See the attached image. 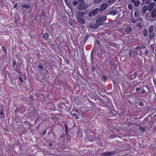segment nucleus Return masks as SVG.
<instances>
[{"instance_id": "nucleus-1", "label": "nucleus", "mask_w": 156, "mask_h": 156, "mask_svg": "<svg viewBox=\"0 0 156 156\" xmlns=\"http://www.w3.org/2000/svg\"><path fill=\"white\" fill-rule=\"evenodd\" d=\"M99 12V8H96L93 10H90L88 14V16L89 17L92 16H95Z\"/></svg>"}, {"instance_id": "nucleus-2", "label": "nucleus", "mask_w": 156, "mask_h": 156, "mask_svg": "<svg viewBox=\"0 0 156 156\" xmlns=\"http://www.w3.org/2000/svg\"><path fill=\"white\" fill-rule=\"evenodd\" d=\"M87 142H93L95 140H96L97 142L99 141V139L98 137L95 136L93 135H90L87 136Z\"/></svg>"}, {"instance_id": "nucleus-3", "label": "nucleus", "mask_w": 156, "mask_h": 156, "mask_svg": "<svg viewBox=\"0 0 156 156\" xmlns=\"http://www.w3.org/2000/svg\"><path fill=\"white\" fill-rule=\"evenodd\" d=\"M12 66L14 70L17 72L19 66V62L17 63L16 60H13L12 61Z\"/></svg>"}, {"instance_id": "nucleus-4", "label": "nucleus", "mask_w": 156, "mask_h": 156, "mask_svg": "<svg viewBox=\"0 0 156 156\" xmlns=\"http://www.w3.org/2000/svg\"><path fill=\"white\" fill-rule=\"evenodd\" d=\"M87 6L84 4V2H83L81 4H79L78 6L77 9L79 10H85L87 8Z\"/></svg>"}, {"instance_id": "nucleus-5", "label": "nucleus", "mask_w": 156, "mask_h": 156, "mask_svg": "<svg viewBox=\"0 0 156 156\" xmlns=\"http://www.w3.org/2000/svg\"><path fill=\"white\" fill-rule=\"evenodd\" d=\"M108 6L107 3H104L102 4L100 9H99V12H101L105 9Z\"/></svg>"}, {"instance_id": "nucleus-6", "label": "nucleus", "mask_w": 156, "mask_h": 156, "mask_svg": "<svg viewBox=\"0 0 156 156\" xmlns=\"http://www.w3.org/2000/svg\"><path fill=\"white\" fill-rule=\"evenodd\" d=\"M115 153V151H112L111 152H108L102 154V155L104 156H110L114 155Z\"/></svg>"}, {"instance_id": "nucleus-7", "label": "nucleus", "mask_w": 156, "mask_h": 156, "mask_svg": "<svg viewBox=\"0 0 156 156\" xmlns=\"http://www.w3.org/2000/svg\"><path fill=\"white\" fill-rule=\"evenodd\" d=\"M72 117L73 119H77L80 116V114L79 112H77L76 113H71Z\"/></svg>"}, {"instance_id": "nucleus-8", "label": "nucleus", "mask_w": 156, "mask_h": 156, "mask_svg": "<svg viewBox=\"0 0 156 156\" xmlns=\"http://www.w3.org/2000/svg\"><path fill=\"white\" fill-rule=\"evenodd\" d=\"M146 47V44H138L137 46L134 48V49H136L137 51L139 49H143Z\"/></svg>"}, {"instance_id": "nucleus-9", "label": "nucleus", "mask_w": 156, "mask_h": 156, "mask_svg": "<svg viewBox=\"0 0 156 156\" xmlns=\"http://www.w3.org/2000/svg\"><path fill=\"white\" fill-rule=\"evenodd\" d=\"M77 20L79 23L83 25L85 23L84 19L83 18L77 17Z\"/></svg>"}, {"instance_id": "nucleus-10", "label": "nucleus", "mask_w": 156, "mask_h": 156, "mask_svg": "<svg viewBox=\"0 0 156 156\" xmlns=\"http://www.w3.org/2000/svg\"><path fill=\"white\" fill-rule=\"evenodd\" d=\"M29 7H30L29 6L27 5H26L25 4H23L22 6V10H21L22 12V14H24V13L25 12L27 11V10H24L23 9L24 8L28 9L29 8Z\"/></svg>"}, {"instance_id": "nucleus-11", "label": "nucleus", "mask_w": 156, "mask_h": 156, "mask_svg": "<svg viewBox=\"0 0 156 156\" xmlns=\"http://www.w3.org/2000/svg\"><path fill=\"white\" fill-rule=\"evenodd\" d=\"M132 30V28L130 26L128 25L126 27L125 31L127 33L130 34Z\"/></svg>"}, {"instance_id": "nucleus-12", "label": "nucleus", "mask_w": 156, "mask_h": 156, "mask_svg": "<svg viewBox=\"0 0 156 156\" xmlns=\"http://www.w3.org/2000/svg\"><path fill=\"white\" fill-rule=\"evenodd\" d=\"M18 76L20 82L22 83H24V81L23 80V79L24 78V75L23 74H21L20 75H19Z\"/></svg>"}, {"instance_id": "nucleus-13", "label": "nucleus", "mask_w": 156, "mask_h": 156, "mask_svg": "<svg viewBox=\"0 0 156 156\" xmlns=\"http://www.w3.org/2000/svg\"><path fill=\"white\" fill-rule=\"evenodd\" d=\"M5 115L3 113L2 109L0 110V118L2 119H5Z\"/></svg>"}, {"instance_id": "nucleus-14", "label": "nucleus", "mask_w": 156, "mask_h": 156, "mask_svg": "<svg viewBox=\"0 0 156 156\" xmlns=\"http://www.w3.org/2000/svg\"><path fill=\"white\" fill-rule=\"evenodd\" d=\"M65 104V103L64 102H63L61 103V108L62 109V112L63 111V110H64V111H66V109H67V108H68V107L66 106Z\"/></svg>"}, {"instance_id": "nucleus-15", "label": "nucleus", "mask_w": 156, "mask_h": 156, "mask_svg": "<svg viewBox=\"0 0 156 156\" xmlns=\"http://www.w3.org/2000/svg\"><path fill=\"white\" fill-rule=\"evenodd\" d=\"M84 12H78L77 15L76 16L77 17L82 18L84 16Z\"/></svg>"}, {"instance_id": "nucleus-16", "label": "nucleus", "mask_w": 156, "mask_h": 156, "mask_svg": "<svg viewBox=\"0 0 156 156\" xmlns=\"http://www.w3.org/2000/svg\"><path fill=\"white\" fill-rule=\"evenodd\" d=\"M149 38L150 40H151L153 37H154V36L155 34L153 32H149Z\"/></svg>"}, {"instance_id": "nucleus-17", "label": "nucleus", "mask_w": 156, "mask_h": 156, "mask_svg": "<svg viewBox=\"0 0 156 156\" xmlns=\"http://www.w3.org/2000/svg\"><path fill=\"white\" fill-rule=\"evenodd\" d=\"M143 35L146 37L147 36L148 33L147 30L146 28H145L143 31Z\"/></svg>"}, {"instance_id": "nucleus-18", "label": "nucleus", "mask_w": 156, "mask_h": 156, "mask_svg": "<svg viewBox=\"0 0 156 156\" xmlns=\"http://www.w3.org/2000/svg\"><path fill=\"white\" fill-rule=\"evenodd\" d=\"M49 36V34L48 33H45L43 35V37L45 40H47L48 39Z\"/></svg>"}, {"instance_id": "nucleus-19", "label": "nucleus", "mask_w": 156, "mask_h": 156, "mask_svg": "<svg viewBox=\"0 0 156 156\" xmlns=\"http://www.w3.org/2000/svg\"><path fill=\"white\" fill-rule=\"evenodd\" d=\"M51 119L55 122L58 121L60 120V118L57 116H55L51 117Z\"/></svg>"}, {"instance_id": "nucleus-20", "label": "nucleus", "mask_w": 156, "mask_h": 156, "mask_svg": "<svg viewBox=\"0 0 156 156\" xmlns=\"http://www.w3.org/2000/svg\"><path fill=\"white\" fill-rule=\"evenodd\" d=\"M151 17L153 18H154L156 16V9H154L151 13Z\"/></svg>"}, {"instance_id": "nucleus-21", "label": "nucleus", "mask_w": 156, "mask_h": 156, "mask_svg": "<svg viewBox=\"0 0 156 156\" xmlns=\"http://www.w3.org/2000/svg\"><path fill=\"white\" fill-rule=\"evenodd\" d=\"M154 27L152 25H150L148 27V31L149 32H153Z\"/></svg>"}, {"instance_id": "nucleus-22", "label": "nucleus", "mask_w": 156, "mask_h": 156, "mask_svg": "<svg viewBox=\"0 0 156 156\" xmlns=\"http://www.w3.org/2000/svg\"><path fill=\"white\" fill-rule=\"evenodd\" d=\"M134 15L135 17L136 18H139V13L137 10H135L134 12Z\"/></svg>"}, {"instance_id": "nucleus-23", "label": "nucleus", "mask_w": 156, "mask_h": 156, "mask_svg": "<svg viewBox=\"0 0 156 156\" xmlns=\"http://www.w3.org/2000/svg\"><path fill=\"white\" fill-rule=\"evenodd\" d=\"M147 10V7L145 6H144L142 9V12L144 14L145 13Z\"/></svg>"}, {"instance_id": "nucleus-24", "label": "nucleus", "mask_w": 156, "mask_h": 156, "mask_svg": "<svg viewBox=\"0 0 156 156\" xmlns=\"http://www.w3.org/2000/svg\"><path fill=\"white\" fill-rule=\"evenodd\" d=\"M102 21L101 20V19L100 20V19L97 20L96 21V23L99 25H101L103 24V23L102 22Z\"/></svg>"}, {"instance_id": "nucleus-25", "label": "nucleus", "mask_w": 156, "mask_h": 156, "mask_svg": "<svg viewBox=\"0 0 156 156\" xmlns=\"http://www.w3.org/2000/svg\"><path fill=\"white\" fill-rule=\"evenodd\" d=\"M155 4L154 2L151 3L148 5V8H150L151 9H152Z\"/></svg>"}, {"instance_id": "nucleus-26", "label": "nucleus", "mask_w": 156, "mask_h": 156, "mask_svg": "<svg viewBox=\"0 0 156 156\" xmlns=\"http://www.w3.org/2000/svg\"><path fill=\"white\" fill-rule=\"evenodd\" d=\"M117 11L116 10L114 9L112 10L110 12L111 14H112L114 15H115L117 14Z\"/></svg>"}, {"instance_id": "nucleus-27", "label": "nucleus", "mask_w": 156, "mask_h": 156, "mask_svg": "<svg viewBox=\"0 0 156 156\" xmlns=\"http://www.w3.org/2000/svg\"><path fill=\"white\" fill-rule=\"evenodd\" d=\"M140 2L138 1H136L134 2V5L135 6H138L140 4Z\"/></svg>"}, {"instance_id": "nucleus-28", "label": "nucleus", "mask_w": 156, "mask_h": 156, "mask_svg": "<svg viewBox=\"0 0 156 156\" xmlns=\"http://www.w3.org/2000/svg\"><path fill=\"white\" fill-rule=\"evenodd\" d=\"M38 67L40 70H42L44 69L43 66L41 63H40L39 64L38 66Z\"/></svg>"}, {"instance_id": "nucleus-29", "label": "nucleus", "mask_w": 156, "mask_h": 156, "mask_svg": "<svg viewBox=\"0 0 156 156\" xmlns=\"http://www.w3.org/2000/svg\"><path fill=\"white\" fill-rule=\"evenodd\" d=\"M41 95L42 96V97H43L42 101V102H43V104H44V103H45L46 102V99L45 98V97H44V95L43 94H41Z\"/></svg>"}, {"instance_id": "nucleus-30", "label": "nucleus", "mask_w": 156, "mask_h": 156, "mask_svg": "<svg viewBox=\"0 0 156 156\" xmlns=\"http://www.w3.org/2000/svg\"><path fill=\"white\" fill-rule=\"evenodd\" d=\"M2 50L5 54H7V51L6 49L4 47H2Z\"/></svg>"}, {"instance_id": "nucleus-31", "label": "nucleus", "mask_w": 156, "mask_h": 156, "mask_svg": "<svg viewBox=\"0 0 156 156\" xmlns=\"http://www.w3.org/2000/svg\"><path fill=\"white\" fill-rule=\"evenodd\" d=\"M154 67L152 65L151 66V73H153L154 72L155 70V69H154Z\"/></svg>"}, {"instance_id": "nucleus-32", "label": "nucleus", "mask_w": 156, "mask_h": 156, "mask_svg": "<svg viewBox=\"0 0 156 156\" xmlns=\"http://www.w3.org/2000/svg\"><path fill=\"white\" fill-rule=\"evenodd\" d=\"M102 80L104 82H105L106 80H107V78L105 76H103L101 78Z\"/></svg>"}, {"instance_id": "nucleus-33", "label": "nucleus", "mask_w": 156, "mask_h": 156, "mask_svg": "<svg viewBox=\"0 0 156 156\" xmlns=\"http://www.w3.org/2000/svg\"><path fill=\"white\" fill-rule=\"evenodd\" d=\"M144 128L145 127H139V129L140 130H141V132H144L146 131Z\"/></svg>"}, {"instance_id": "nucleus-34", "label": "nucleus", "mask_w": 156, "mask_h": 156, "mask_svg": "<svg viewBox=\"0 0 156 156\" xmlns=\"http://www.w3.org/2000/svg\"><path fill=\"white\" fill-rule=\"evenodd\" d=\"M107 20V17L106 16H102V19H101V20L102 21H106Z\"/></svg>"}, {"instance_id": "nucleus-35", "label": "nucleus", "mask_w": 156, "mask_h": 156, "mask_svg": "<svg viewBox=\"0 0 156 156\" xmlns=\"http://www.w3.org/2000/svg\"><path fill=\"white\" fill-rule=\"evenodd\" d=\"M139 105L140 106H144V104L142 101H140L139 102Z\"/></svg>"}, {"instance_id": "nucleus-36", "label": "nucleus", "mask_w": 156, "mask_h": 156, "mask_svg": "<svg viewBox=\"0 0 156 156\" xmlns=\"http://www.w3.org/2000/svg\"><path fill=\"white\" fill-rule=\"evenodd\" d=\"M53 105L52 108H50V110H54L55 111L56 110V107L54 105L52 104Z\"/></svg>"}, {"instance_id": "nucleus-37", "label": "nucleus", "mask_w": 156, "mask_h": 156, "mask_svg": "<svg viewBox=\"0 0 156 156\" xmlns=\"http://www.w3.org/2000/svg\"><path fill=\"white\" fill-rule=\"evenodd\" d=\"M101 0H94L95 3H99L101 1Z\"/></svg>"}, {"instance_id": "nucleus-38", "label": "nucleus", "mask_w": 156, "mask_h": 156, "mask_svg": "<svg viewBox=\"0 0 156 156\" xmlns=\"http://www.w3.org/2000/svg\"><path fill=\"white\" fill-rule=\"evenodd\" d=\"M136 125L134 124H129L128 127H129V126H131V127H135V126Z\"/></svg>"}, {"instance_id": "nucleus-39", "label": "nucleus", "mask_w": 156, "mask_h": 156, "mask_svg": "<svg viewBox=\"0 0 156 156\" xmlns=\"http://www.w3.org/2000/svg\"><path fill=\"white\" fill-rule=\"evenodd\" d=\"M128 8L129 9L131 10L133 8L132 5H131L130 4H128Z\"/></svg>"}, {"instance_id": "nucleus-40", "label": "nucleus", "mask_w": 156, "mask_h": 156, "mask_svg": "<svg viewBox=\"0 0 156 156\" xmlns=\"http://www.w3.org/2000/svg\"><path fill=\"white\" fill-rule=\"evenodd\" d=\"M96 70V68L94 66H92L91 68V70L93 72H95Z\"/></svg>"}, {"instance_id": "nucleus-41", "label": "nucleus", "mask_w": 156, "mask_h": 156, "mask_svg": "<svg viewBox=\"0 0 156 156\" xmlns=\"http://www.w3.org/2000/svg\"><path fill=\"white\" fill-rule=\"evenodd\" d=\"M88 38V36L87 35H86L84 37V41L86 42L87 41Z\"/></svg>"}, {"instance_id": "nucleus-42", "label": "nucleus", "mask_w": 156, "mask_h": 156, "mask_svg": "<svg viewBox=\"0 0 156 156\" xmlns=\"http://www.w3.org/2000/svg\"><path fill=\"white\" fill-rule=\"evenodd\" d=\"M100 41L99 40H97L96 41V44L97 45H99L100 44Z\"/></svg>"}, {"instance_id": "nucleus-43", "label": "nucleus", "mask_w": 156, "mask_h": 156, "mask_svg": "<svg viewBox=\"0 0 156 156\" xmlns=\"http://www.w3.org/2000/svg\"><path fill=\"white\" fill-rule=\"evenodd\" d=\"M60 137H61V138H65V135H64V133H62V134L61 135V136H60Z\"/></svg>"}, {"instance_id": "nucleus-44", "label": "nucleus", "mask_w": 156, "mask_h": 156, "mask_svg": "<svg viewBox=\"0 0 156 156\" xmlns=\"http://www.w3.org/2000/svg\"><path fill=\"white\" fill-rule=\"evenodd\" d=\"M153 81L154 84L156 85V78L154 79Z\"/></svg>"}, {"instance_id": "nucleus-45", "label": "nucleus", "mask_w": 156, "mask_h": 156, "mask_svg": "<svg viewBox=\"0 0 156 156\" xmlns=\"http://www.w3.org/2000/svg\"><path fill=\"white\" fill-rule=\"evenodd\" d=\"M137 26L138 27H139L141 28L142 27V26L141 24L140 23L137 24Z\"/></svg>"}, {"instance_id": "nucleus-46", "label": "nucleus", "mask_w": 156, "mask_h": 156, "mask_svg": "<svg viewBox=\"0 0 156 156\" xmlns=\"http://www.w3.org/2000/svg\"><path fill=\"white\" fill-rule=\"evenodd\" d=\"M77 2L74 1L73 2V4L74 5H77Z\"/></svg>"}, {"instance_id": "nucleus-47", "label": "nucleus", "mask_w": 156, "mask_h": 156, "mask_svg": "<svg viewBox=\"0 0 156 156\" xmlns=\"http://www.w3.org/2000/svg\"><path fill=\"white\" fill-rule=\"evenodd\" d=\"M17 4L16 3L15 4L14 6V8H17Z\"/></svg>"}, {"instance_id": "nucleus-48", "label": "nucleus", "mask_w": 156, "mask_h": 156, "mask_svg": "<svg viewBox=\"0 0 156 156\" xmlns=\"http://www.w3.org/2000/svg\"><path fill=\"white\" fill-rule=\"evenodd\" d=\"M83 131L85 133H89L87 129H83Z\"/></svg>"}, {"instance_id": "nucleus-49", "label": "nucleus", "mask_w": 156, "mask_h": 156, "mask_svg": "<svg viewBox=\"0 0 156 156\" xmlns=\"http://www.w3.org/2000/svg\"><path fill=\"white\" fill-rule=\"evenodd\" d=\"M112 3V1L110 0H109L108 2V3H107L108 4H110Z\"/></svg>"}, {"instance_id": "nucleus-50", "label": "nucleus", "mask_w": 156, "mask_h": 156, "mask_svg": "<svg viewBox=\"0 0 156 156\" xmlns=\"http://www.w3.org/2000/svg\"><path fill=\"white\" fill-rule=\"evenodd\" d=\"M129 54L130 57H131L132 56V51H131L130 50L129 51Z\"/></svg>"}, {"instance_id": "nucleus-51", "label": "nucleus", "mask_w": 156, "mask_h": 156, "mask_svg": "<svg viewBox=\"0 0 156 156\" xmlns=\"http://www.w3.org/2000/svg\"><path fill=\"white\" fill-rule=\"evenodd\" d=\"M145 53L146 55L148 54L149 53L148 51L147 50L145 51Z\"/></svg>"}, {"instance_id": "nucleus-52", "label": "nucleus", "mask_w": 156, "mask_h": 156, "mask_svg": "<svg viewBox=\"0 0 156 156\" xmlns=\"http://www.w3.org/2000/svg\"><path fill=\"white\" fill-rule=\"evenodd\" d=\"M68 127H66V134H67V130H68V129H67Z\"/></svg>"}, {"instance_id": "nucleus-53", "label": "nucleus", "mask_w": 156, "mask_h": 156, "mask_svg": "<svg viewBox=\"0 0 156 156\" xmlns=\"http://www.w3.org/2000/svg\"><path fill=\"white\" fill-rule=\"evenodd\" d=\"M46 131H44L43 132V133H42V135H44L45 134H46Z\"/></svg>"}, {"instance_id": "nucleus-54", "label": "nucleus", "mask_w": 156, "mask_h": 156, "mask_svg": "<svg viewBox=\"0 0 156 156\" xmlns=\"http://www.w3.org/2000/svg\"><path fill=\"white\" fill-rule=\"evenodd\" d=\"M49 145L50 146H51L52 145V143H49Z\"/></svg>"}, {"instance_id": "nucleus-55", "label": "nucleus", "mask_w": 156, "mask_h": 156, "mask_svg": "<svg viewBox=\"0 0 156 156\" xmlns=\"http://www.w3.org/2000/svg\"><path fill=\"white\" fill-rule=\"evenodd\" d=\"M90 28H95L94 26L93 25H90Z\"/></svg>"}, {"instance_id": "nucleus-56", "label": "nucleus", "mask_w": 156, "mask_h": 156, "mask_svg": "<svg viewBox=\"0 0 156 156\" xmlns=\"http://www.w3.org/2000/svg\"><path fill=\"white\" fill-rule=\"evenodd\" d=\"M4 129L6 131H9V130H8V129L6 128H4Z\"/></svg>"}, {"instance_id": "nucleus-57", "label": "nucleus", "mask_w": 156, "mask_h": 156, "mask_svg": "<svg viewBox=\"0 0 156 156\" xmlns=\"http://www.w3.org/2000/svg\"><path fill=\"white\" fill-rule=\"evenodd\" d=\"M140 90V88L139 87H137L136 88V91H138Z\"/></svg>"}, {"instance_id": "nucleus-58", "label": "nucleus", "mask_w": 156, "mask_h": 156, "mask_svg": "<svg viewBox=\"0 0 156 156\" xmlns=\"http://www.w3.org/2000/svg\"><path fill=\"white\" fill-rule=\"evenodd\" d=\"M145 92V91L144 90H143L142 91V94H144Z\"/></svg>"}, {"instance_id": "nucleus-59", "label": "nucleus", "mask_w": 156, "mask_h": 156, "mask_svg": "<svg viewBox=\"0 0 156 156\" xmlns=\"http://www.w3.org/2000/svg\"><path fill=\"white\" fill-rule=\"evenodd\" d=\"M65 0V2H66V4L67 5V2H66V1L67 2H68H68H68L67 0Z\"/></svg>"}, {"instance_id": "nucleus-60", "label": "nucleus", "mask_w": 156, "mask_h": 156, "mask_svg": "<svg viewBox=\"0 0 156 156\" xmlns=\"http://www.w3.org/2000/svg\"><path fill=\"white\" fill-rule=\"evenodd\" d=\"M91 59L92 60V53L91 54Z\"/></svg>"}, {"instance_id": "nucleus-61", "label": "nucleus", "mask_w": 156, "mask_h": 156, "mask_svg": "<svg viewBox=\"0 0 156 156\" xmlns=\"http://www.w3.org/2000/svg\"><path fill=\"white\" fill-rule=\"evenodd\" d=\"M84 12V15H86L87 14V12Z\"/></svg>"}, {"instance_id": "nucleus-62", "label": "nucleus", "mask_w": 156, "mask_h": 156, "mask_svg": "<svg viewBox=\"0 0 156 156\" xmlns=\"http://www.w3.org/2000/svg\"><path fill=\"white\" fill-rule=\"evenodd\" d=\"M154 47H153L152 48V51H154Z\"/></svg>"}, {"instance_id": "nucleus-63", "label": "nucleus", "mask_w": 156, "mask_h": 156, "mask_svg": "<svg viewBox=\"0 0 156 156\" xmlns=\"http://www.w3.org/2000/svg\"><path fill=\"white\" fill-rule=\"evenodd\" d=\"M82 129H80V132H82V133H83V132L82 131Z\"/></svg>"}, {"instance_id": "nucleus-64", "label": "nucleus", "mask_w": 156, "mask_h": 156, "mask_svg": "<svg viewBox=\"0 0 156 156\" xmlns=\"http://www.w3.org/2000/svg\"><path fill=\"white\" fill-rule=\"evenodd\" d=\"M20 43H21V42H22V41H21V40H20Z\"/></svg>"}]
</instances>
